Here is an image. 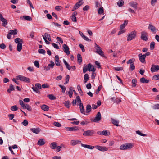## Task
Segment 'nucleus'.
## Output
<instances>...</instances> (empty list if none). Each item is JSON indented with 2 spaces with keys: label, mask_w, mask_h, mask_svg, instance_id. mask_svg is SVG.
<instances>
[{
  "label": "nucleus",
  "mask_w": 159,
  "mask_h": 159,
  "mask_svg": "<svg viewBox=\"0 0 159 159\" xmlns=\"http://www.w3.org/2000/svg\"><path fill=\"white\" fill-rule=\"evenodd\" d=\"M87 70L89 71L95 72L96 70V69L94 68V67L92 66L91 64L89 63L87 66H84V67L83 68V73H86Z\"/></svg>",
  "instance_id": "obj_1"
},
{
  "label": "nucleus",
  "mask_w": 159,
  "mask_h": 159,
  "mask_svg": "<svg viewBox=\"0 0 159 159\" xmlns=\"http://www.w3.org/2000/svg\"><path fill=\"white\" fill-rule=\"evenodd\" d=\"M16 79L17 80L27 83L30 82V80L29 78L21 75L17 76H16Z\"/></svg>",
  "instance_id": "obj_2"
},
{
  "label": "nucleus",
  "mask_w": 159,
  "mask_h": 159,
  "mask_svg": "<svg viewBox=\"0 0 159 159\" xmlns=\"http://www.w3.org/2000/svg\"><path fill=\"white\" fill-rule=\"evenodd\" d=\"M136 36V32L135 31L131 32L128 35L127 41H130L134 39Z\"/></svg>",
  "instance_id": "obj_3"
},
{
  "label": "nucleus",
  "mask_w": 159,
  "mask_h": 159,
  "mask_svg": "<svg viewBox=\"0 0 159 159\" xmlns=\"http://www.w3.org/2000/svg\"><path fill=\"white\" fill-rule=\"evenodd\" d=\"M35 87L33 85V87H32L33 91L37 93H39L40 92L38 91V90L41 89L42 88L41 84L39 83H36L35 84Z\"/></svg>",
  "instance_id": "obj_4"
},
{
  "label": "nucleus",
  "mask_w": 159,
  "mask_h": 159,
  "mask_svg": "<svg viewBox=\"0 0 159 159\" xmlns=\"http://www.w3.org/2000/svg\"><path fill=\"white\" fill-rule=\"evenodd\" d=\"M101 119V115L100 112H98L95 118L91 120V121L94 122H98Z\"/></svg>",
  "instance_id": "obj_5"
},
{
  "label": "nucleus",
  "mask_w": 159,
  "mask_h": 159,
  "mask_svg": "<svg viewBox=\"0 0 159 159\" xmlns=\"http://www.w3.org/2000/svg\"><path fill=\"white\" fill-rule=\"evenodd\" d=\"M141 39L145 41H147L148 39L147 33L145 31H142L141 33Z\"/></svg>",
  "instance_id": "obj_6"
},
{
  "label": "nucleus",
  "mask_w": 159,
  "mask_h": 159,
  "mask_svg": "<svg viewBox=\"0 0 159 159\" xmlns=\"http://www.w3.org/2000/svg\"><path fill=\"white\" fill-rule=\"evenodd\" d=\"M95 45L96 47L97 48L96 49V52L101 56L104 57L105 56L104 55V52L101 49L100 46L99 45H97L96 43H95Z\"/></svg>",
  "instance_id": "obj_7"
},
{
  "label": "nucleus",
  "mask_w": 159,
  "mask_h": 159,
  "mask_svg": "<svg viewBox=\"0 0 159 159\" xmlns=\"http://www.w3.org/2000/svg\"><path fill=\"white\" fill-rule=\"evenodd\" d=\"M95 132L93 130H88L85 131L83 134V135L84 136H91L94 134Z\"/></svg>",
  "instance_id": "obj_8"
},
{
  "label": "nucleus",
  "mask_w": 159,
  "mask_h": 159,
  "mask_svg": "<svg viewBox=\"0 0 159 159\" xmlns=\"http://www.w3.org/2000/svg\"><path fill=\"white\" fill-rule=\"evenodd\" d=\"M159 70V65H152L151 68V71L152 72H157Z\"/></svg>",
  "instance_id": "obj_9"
},
{
  "label": "nucleus",
  "mask_w": 159,
  "mask_h": 159,
  "mask_svg": "<svg viewBox=\"0 0 159 159\" xmlns=\"http://www.w3.org/2000/svg\"><path fill=\"white\" fill-rule=\"evenodd\" d=\"M65 129L67 131H76L79 130V128L77 126L72 127H66Z\"/></svg>",
  "instance_id": "obj_10"
},
{
  "label": "nucleus",
  "mask_w": 159,
  "mask_h": 159,
  "mask_svg": "<svg viewBox=\"0 0 159 159\" xmlns=\"http://www.w3.org/2000/svg\"><path fill=\"white\" fill-rule=\"evenodd\" d=\"M0 20L2 22V25L5 26L8 23L7 20L3 17L2 14L0 13Z\"/></svg>",
  "instance_id": "obj_11"
},
{
  "label": "nucleus",
  "mask_w": 159,
  "mask_h": 159,
  "mask_svg": "<svg viewBox=\"0 0 159 159\" xmlns=\"http://www.w3.org/2000/svg\"><path fill=\"white\" fill-rule=\"evenodd\" d=\"M97 149L102 151H105L108 150V148L104 146H101L99 145H96L94 147Z\"/></svg>",
  "instance_id": "obj_12"
},
{
  "label": "nucleus",
  "mask_w": 159,
  "mask_h": 159,
  "mask_svg": "<svg viewBox=\"0 0 159 159\" xmlns=\"http://www.w3.org/2000/svg\"><path fill=\"white\" fill-rule=\"evenodd\" d=\"M83 4V3L81 2V1L79 0V1L77 2L72 10V11L76 10L80 6H81Z\"/></svg>",
  "instance_id": "obj_13"
},
{
  "label": "nucleus",
  "mask_w": 159,
  "mask_h": 159,
  "mask_svg": "<svg viewBox=\"0 0 159 159\" xmlns=\"http://www.w3.org/2000/svg\"><path fill=\"white\" fill-rule=\"evenodd\" d=\"M63 50L64 52L67 55H68L70 54V52L69 51V48L67 45L66 44H64L63 45Z\"/></svg>",
  "instance_id": "obj_14"
},
{
  "label": "nucleus",
  "mask_w": 159,
  "mask_h": 159,
  "mask_svg": "<svg viewBox=\"0 0 159 159\" xmlns=\"http://www.w3.org/2000/svg\"><path fill=\"white\" fill-rule=\"evenodd\" d=\"M51 64L48 65L47 67H45L44 69L46 70V71H48L50 70V69H52L53 68V67L55 65L54 62L52 61H50Z\"/></svg>",
  "instance_id": "obj_15"
},
{
  "label": "nucleus",
  "mask_w": 159,
  "mask_h": 159,
  "mask_svg": "<svg viewBox=\"0 0 159 159\" xmlns=\"http://www.w3.org/2000/svg\"><path fill=\"white\" fill-rule=\"evenodd\" d=\"M138 56L139 57V59L140 61L143 63H145V55H142V54H139L138 55Z\"/></svg>",
  "instance_id": "obj_16"
},
{
  "label": "nucleus",
  "mask_w": 159,
  "mask_h": 159,
  "mask_svg": "<svg viewBox=\"0 0 159 159\" xmlns=\"http://www.w3.org/2000/svg\"><path fill=\"white\" fill-rule=\"evenodd\" d=\"M30 130L33 133L36 134H39L41 131V129L38 127L36 128H32L30 129Z\"/></svg>",
  "instance_id": "obj_17"
},
{
  "label": "nucleus",
  "mask_w": 159,
  "mask_h": 159,
  "mask_svg": "<svg viewBox=\"0 0 159 159\" xmlns=\"http://www.w3.org/2000/svg\"><path fill=\"white\" fill-rule=\"evenodd\" d=\"M148 28L153 33H155L156 32V29L155 27L152 25L151 24H150L149 25Z\"/></svg>",
  "instance_id": "obj_18"
},
{
  "label": "nucleus",
  "mask_w": 159,
  "mask_h": 159,
  "mask_svg": "<svg viewBox=\"0 0 159 159\" xmlns=\"http://www.w3.org/2000/svg\"><path fill=\"white\" fill-rule=\"evenodd\" d=\"M20 19L21 20H23V19H24L25 20L29 21H31L32 20L31 17L28 16H24L23 17H20Z\"/></svg>",
  "instance_id": "obj_19"
},
{
  "label": "nucleus",
  "mask_w": 159,
  "mask_h": 159,
  "mask_svg": "<svg viewBox=\"0 0 159 159\" xmlns=\"http://www.w3.org/2000/svg\"><path fill=\"white\" fill-rule=\"evenodd\" d=\"M59 58L58 55H56L55 57V62L56 65L57 66L60 65V62H59Z\"/></svg>",
  "instance_id": "obj_20"
},
{
  "label": "nucleus",
  "mask_w": 159,
  "mask_h": 159,
  "mask_svg": "<svg viewBox=\"0 0 159 159\" xmlns=\"http://www.w3.org/2000/svg\"><path fill=\"white\" fill-rule=\"evenodd\" d=\"M129 4L130 6H131V7L134 8L136 10L137 9L138 4L137 2H130Z\"/></svg>",
  "instance_id": "obj_21"
},
{
  "label": "nucleus",
  "mask_w": 159,
  "mask_h": 159,
  "mask_svg": "<svg viewBox=\"0 0 159 159\" xmlns=\"http://www.w3.org/2000/svg\"><path fill=\"white\" fill-rule=\"evenodd\" d=\"M81 146L84 148L91 149H92L94 148V146H91L89 145L84 144L83 143H81Z\"/></svg>",
  "instance_id": "obj_22"
},
{
  "label": "nucleus",
  "mask_w": 159,
  "mask_h": 159,
  "mask_svg": "<svg viewBox=\"0 0 159 159\" xmlns=\"http://www.w3.org/2000/svg\"><path fill=\"white\" fill-rule=\"evenodd\" d=\"M126 150L130 149L133 147V144L130 143H128L124 144Z\"/></svg>",
  "instance_id": "obj_23"
},
{
  "label": "nucleus",
  "mask_w": 159,
  "mask_h": 159,
  "mask_svg": "<svg viewBox=\"0 0 159 159\" xmlns=\"http://www.w3.org/2000/svg\"><path fill=\"white\" fill-rule=\"evenodd\" d=\"M45 143V142L43 139H41L39 140L37 143L40 146H42L44 145Z\"/></svg>",
  "instance_id": "obj_24"
},
{
  "label": "nucleus",
  "mask_w": 159,
  "mask_h": 159,
  "mask_svg": "<svg viewBox=\"0 0 159 159\" xmlns=\"http://www.w3.org/2000/svg\"><path fill=\"white\" fill-rule=\"evenodd\" d=\"M57 143L55 142L52 143L50 145V148L52 149H56L57 146Z\"/></svg>",
  "instance_id": "obj_25"
},
{
  "label": "nucleus",
  "mask_w": 159,
  "mask_h": 159,
  "mask_svg": "<svg viewBox=\"0 0 159 159\" xmlns=\"http://www.w3.org/2000/svg\"><path fill=\"white\" fill-rule=\"evenodd\" d=\"M44 37L46 39H48L49 41H52L50 35L48 33H45Z\"/></svg>",
  "instance_id": "obj_26"
},
{
  "label": "nucleus",
  "mask_w": 159,
  "mask_h": 159,
  "mask_svg": "<svg viewBox=\"0 0 159 159\" xmlns=\"http://www.w3.org/2000/svg\"><path fill=\"white\" fill-rule=\"evenodd\" d=\"M81 141L78 140H72L71 141V143L72 145H75L76 144L80 143Z\"/></svg>",
  "instance_id": "obj_27"
},
{
  "label": "nucleus",
  "mask_w": 159,
  "mask_h": 159,
  "mask_svg": "<svg viewBox=\"0 0 159 159\" xmlns=\"http://www.w3.org/2000/svg\"><path fill=\"white\" fill-rule=\"evenodd\" d=\"M149 81V80L146 79L144 77H143L140 79V82L142 83H148Z\"/></svg>",
  "instance_id": "obj_28"
},
{
  "label": "nucleus",
  "mask_w": 159,
  "mask_h": 159,
  "mask_svg": "<svg viewBox=\"0 0 159 159\" xmlns=\"http://www.w3.org/2000/svg\"><path fill=\"white\" fill-rule=\"evenodd\" d=\"M23 108L27 109L29 111H31L32 110V108L30 106H29L27 104H25L24 105Z\"/></svg>",
  "instance_id": "obj_29"
},
{
  "label": "nucleus",
  "mask_w": 159,
  "mask_h": 159,
  "mask_svg": "<svg viewBox=\"0 0 159 159\" xmlns=\"http://www.w3.org/2000/svg\"><path fill=\"white\" fill-rule=\"evenodd\" d=\"M77 61L79 64H80L82 61V57L80 54H78L77 55Z\"/></svg>",
  "instance_id": "obj_30"
},
{
  "label": "nucleus",
  "mask_w": 159,
  "mask_h": 159,
  "mask_svg": "<svg viewBox=\"0 0 159 159\" xmlns=\"http://www.w3.org/2000/svg\"><path fill=\"white\" fill-rule=\"evenodd\" d=\"M41 109L43 110L44 111H47L48 110L49 108V107L46 105H43L41 106Z\"/></svg>",
  "instance_id": "obj_31"
},
{
  "label": "nucleus",
  "mask_w": 159,
  "mask_h": 159,
  "mask_svg": "<svg viewBox=\"0 0 159 159\" xmlns=\"http://www.w3.org/2000/svg\"><path fill=\"white\" fill-rule=\"evenodd\" d=\"M11 35H16L17 34V30L16 29H15L14 30H10L9 32Z\"/></svg>",
  "instance_id": "obj_32"
},
{
  "label": "nucleus",
  "mask_w": 159,
  "mask_h": 159,
  "mask_svg": "<svg viewBox=\"0 0 159 159\" xmlns=\"http://www.w3.org/2000/svg\"><path fill=\"white\" fill-rule=\"evenodd\" d=\"M23 43H18L17 44V50L19 52H20L22 49V44Z\"/></svg>",
  "instance_id": "obj_33"
},
{
  "label": "nucleus",
  "mask_w": 159,
  "mask_h": 159,
  "mask_svg": "<svg viewBox=\"0 0 159 159\" xmlns=\"http://www.w3.org/2000/svg\"><path fill=\"white\" fill-rule=\"evenodd\" d=\"M112 123L116 126H118L119 125V121H117L113 118L111 119Z\"/></svg>",
  "instance_id": "obj_34"
},
{
  "label": "nucleus",
  "mask_w": 159,
  "mask_h": 159,
  "mask_svg": "<svg viewBox=\"0 0 159 159\" xmlns=\"http://www.w3.org/2000/svg\"><path fill=\"white\" fill-rule=\"evenodd\" d=\"M14 88L13 85L12 84H10L9 86V88L7 89V92L8 93H11V91H14Z\"/></svg>",
  "instance_id": "obj_35"
},
{
  "label": "nucleus",
  "mask_w": 159,
  "mask_h": 159,
  "mask_svg": "<svg viewBox=\"0 0 159 159\" xmlns=\"http://www.w3.org/2000/svg\"><path fill=\"white\" fill-rule=\"evenodd\" d=\"M84 83H86L89 79V77L88 74H85L84 76Z\"/></svg>",
  "instance_id": "obj_36"
},
{
  "label": "nucleus",
  "mask_w": 159,
  "mask_h": 159,
  "mask_svg": "<svg viewBox=\"0 0 159 159\" xmlns=\"http://www.w3.org/2000/svg\"><path fill=\"white\" fill-rule=\"evenodd\" d=\"M64 104L65 106L67 108H69L70 107L71 105L70 101L68 100L65 101Z\"/></svg>",
  "instance_id": "obj_37"
},
{
  "label": "nucleus",
  "mask_w": 159,
  "mask_h": 159,
  "mask_svg": "<svg viewBox=\"0 0 159 159\" xmlns=\"http://www.w3.org/2000/svg\"><path fill=\"white\" fill-rule=\"evenodd\" d=\"M80 112L82 114H84L85 110L82 104H81L80 105Z\"/></svg>",
  "instance_id": "obj_38"
},
{
  "label": "nucleus",
  "mask_w": 159,
  "mask_h": 159,
  "mask_svg": "<svg viewBox=\"0 0 159 159\" xmlns=\"http://www.w3.org/2000/svg\"><path fill=\"white\" fill-rule=\"evenodd\" d=\"M63 62H64L65 65H66V68L69 70L70 69L71 66L67 63V62L64 59H63Z\"/></svg>",
  "instance_id": "obj_39"
},
{
  "label": "nucleus",
  "mask_w": 159,
  "mask_h": 159,
  "mask_svg": "<svg viewBox=\"0 0 159 159\" xmlns=\"http://www.w3.org/2000/svg\"><path fill=\"white\" fill-rule=\"evenodd\" d=\"M15 42L16 43L18 44V43H23V41L20 38H17L15 39Z\"/></svg>",
  "instance_id": "obj_40"
},
{
  "label": "nucleus",
  "mask_w": 159,
  "mask_h": 159,
  "mask_svg": "<svg viewBox=\"0 0 159 159\" xmlns=\"http://www.w3.org/2000/svg\"><path fill=\"white\" fill-rule=\"evenodd\" d=\"M91 107L90 104H88L86 106V112L89 113L90 112L91 109Z\"/></svg>",
  "instance_id": "obj_41"
},
{
  "label": "nucleus",
  "mask_w": 159,
  "mask_h": 159,
  "mask_svg": "<svg viewBox=\"0 0 159 159\" xmlns=\"http://www.w3.org/2000/svg\"><path fill=\"white\" fill-rule=\"evenodd\" d=\"M124 2L123 0H119L117 3V5L119 7H121L123 6L124 4Z\"/></svg>",
  "instance_id": "obj_42"
},
{
  "label": "nucleus",
  "mask_w": 159,
  "mask_h": 159,
  "mask_svg": "<svg viewBox=\"0 0 159 159\" xmlns=\"http://www.w3.org/2000/svg\"><path fill=\"white\" fill-rule=\"evenodd\" d=\"M128 23V21L126 20H125L123 24H121L120 27L121 30L124 28L125 26V25H127Z\"/></svg>",
  "instance_id": "obj_43"
},
{
  "label": "nucleus",
  "mask_w": 159,
  "mask_h": 159,
  "mask_svg": "<svg viewBox=\"0 0 159 159\" xmlns=\"http://www.w3.org/2000/svg\"><path fill=\"white\" fill-rule=\"evenodd\" d=\"M137 80L135 79H133L132 80V86L133 87H135L136 86Z\"/></svg>",
  "instance_id": "obj_44"
},
{
  "label": "nucleus",
  "mask_w": 159,
  "mask_h": 159,
  "mask_svg": "<svg viewBox=\"0 0 159 159\" xmlns=\"http://www.w3.org/2000/svg\"><path fill=\"white\" fill-rule=\"evenodd\" d=\"M155 43L154 42H152L150 44V49L153 50L155 48Z\"/></svg>",
  "instance_id": "obj_45"
},
{
  "label": "nucleus",
  "mask_w": 159,
  "mask_h": 159,
  "mask_svg": "<svg viewBox=\"0 0 159 159\" xmlns=\"http://www.w3.org/2000/svg\"><path fill=\"white\" fill-rule=\"evenodd\" d=\"M11 109L13 111H16L18 110V107L17 106L14 105L11 107Z\"/></svg>",
  "instance_id": "obj_46"
},
{
  "label": "nucleus",
  "mask_w": 159,
  "mask_h": 159,
  "mask_svg": "<svg viewBox=\"0 0 159 159\" xmlns=\"http://www.w3.org/2000/svg\"><path fill=\"white\" fill-rule=\"evenodd\" d=\"M48 97L51 100H55L56 99V97L52 94L48 95Z\"/></svg>",
  "instance_id": "obj_47"
},
{
  "label": "nucleus",
  "mask_w": 159,
  "mask_h": 159,
  "mask_svg": "<svg viewBox=\"0 0 159 159\" xmlns=\"http://www.w3.org/2000/svg\"><path fill=\"white\" fill-rule=\"evenodd\" d=\"M77 88L78 89V91L79 92V93L80 94L81 96H83V92L82 90V89L80 86L79 85H78L77 86Z\"/></svg>",
  "instance_id": "obj_48"
},
{
  "label": "nucleus",
  "mask_w": 159,
  "mask_h": 159,
  "mask_svg": "<svg viewBox=\"0 0 159 159\" xmlns=\"http://www.w3.org/2000/svg\"><path fill=\"white\" fill-rule=\"evenodd\" d=\"M53 125L55 126L58 127H61V124L60 123L56 122H54L53 123Z\"/></svg>",
  "instance_id": "obj_49"
},
{
  "label": "nucleus",
  "mask_w": 159,
  "mask_h": 159,
  "mask_svg": "<svg viewBox=\"0 0 159 159\" xmlns=\"http://www.w3.org/2000/svg\"><path fill=\"white\" fill-rule=\"evenodd\" d=\"M71 88L72 87H70V90L68 92L69 96L70 98H71L72 97L73 94V91Z\"/></svg>",
  "instance_id": "obj_50"
},
{
  "label": "nucleus",
  "mask_w": 159,
  "mask_h": 159,
  "mask_svg": "<svg viewBox=\"0 0 159 159\" xmlns=\"http://www.w3.org/2000/svg\"><path fill=\"white\" fill-rule=\"evenodd\" d=\"M38 52L40 54L44 55L45 54L46 52L44 49H39L38 50Z\"/></svg>",
  "instance_id": "obj_51"
},
{
  "label": "nucleus",
  "mask_w": 159,
  "mask_h": 159,
  "mask_svg": "<svg viewBox=\"0 0 159 159\" xmlns=\"http://www.w3.org/2000/svg\"><path fill=\"white\" fill-rule=\"evenodd\" d=\"M152 107L153 109L154 110L159 109V104H156L152 106Z\"/></svg>",
  "instance_id": "obj_52"
},
{
  "label": "nucleus",
  "mask_w": 159,
  "mask_h": 159,
  "mask_svg": "<svg viewBox=\"0 0 159 159\" xmlns=\"http://www.w3.org/2000/svg\"><path fill=\"white\" fill-rule=\"evenodd\" d=\"M134 61H135V59L134 58H132L127 61V64H134L133 62Z\"/></svg>",
  "instance_id": "obj_53"
},
{
  "label": "nucleus",
  "mask_w": 159,
  "mask_h": 159,
  "mask_svg": "<svg viewBox=\"0 0 159 159\" xmlns=\"http://www.w3.org/2000/svg\"><path fill=\"white\" fill-rule=\"evenodd\" d=\"M102 135H105V136H107L109 135L110 134V132L108 133L107 130H104L102 131Z\"/></svg>",
  "instance_id": "obj_54"
},
{
  "label": "nucleus",
  "mask_w": 159,
  "mask_h": 159,
  "mask_svg": "<svg viewBox=\"0 0 159 159\" xmlns=\"http://www.w3.org/2000/svg\"><path fill=\"white\" fill-rule=\"evenodd\" d=\"M152 79L155 80L159 79V75H154L152 77Z\"/></svg>",
  "instance_id": "obj_55"
},
{
  "label": "nucleus",
  "mask_w": 159,
  "mask_h": 159,
  "mask_svg": "<svg viewBox=\"0 0 159 159\" xmlns=\"http://www.w3.org/2000/svg\"><path fill=\"white\" fill-rule=\"evenodd\" d=\"M136 133L138 134L139 135L141 136H145L146 135L145 134L141 133L140 131L139 130L137 131H136Z\"/></svg>",
  "instance_id": "obj_56"
},
{
  "label": "nucleus",
  "mask_w": 159,
  "mask_h": 159,
  "mask_svg": "<svg viewBox=\"0 0 159 159\" xmlns=\"http://www.w3.org/2000/svg\"><path fill=\"white\" fill-rule=\"evenodd\" d=\"M28 124V122L26 120H24L23 122H22V124L25 126H27Z\"/></svg>",
  "instance_id": "obj_57"
},
{
  "label": "nucleus",
  "mask_w": 159,
  "mask_h": 159,
  "mask_svg": "<svg viewBox=\"0 0 159 159\" xmlns=\"http://www.w3.org/2000/svg\"><path fill=\"white\" fill-rule=\"evenodd\" d=\"M103 11V7H100V8L98 11V13L99 14H102Z\"/></svg>",
  "instance_id": "obj_58"
},
{
  "label": "nucleus",
  "mask_w": 159,
  "mask_h": 159,
  "mask_svg": "<svg viewBox=\"0 0 159 159\" xmlns=\"http://www.w3.org/2000/svg\"><path fill=\"white\" fill-rule=\"evenodd\" d=\"M63 146V145L61 144V146H57L56 148L57 149V152H59L61 149L62 147Z\"/></svg>",
  "instance_id": "obj_59"
},
{
  "label": "nucleus",
  "mask_w": 159,
  "mask_h": 159,
  "mask_svg": "<svg viewBox=\"0 0 159 159\" xmlns=\"http://www.w3.org/2000/svg\"><path fill=\"white\" fill-rule=\"evenodd\" d=\"M76 100L78 103H80V105L81 104H82L79 96H77Z\"/></svg>",
  "instance_id": "obj_60"
},
{
  "label": "nucleus",
  "mask_w": 159,
  "mask_h": 159,
  "mask_svg": "<svg viewBox=\"0 0 159 159\" xmlns=\"http://www.w3.org/2000/svg\"><path fill=\"white\" fill-rule=\"evenodd\" d=\"M102 88V86L101 85H99L98 88L96 89V93L97 94H98L99 92L101 90V89Z\"/></svg>",
  "instance_id": "obj_61"
},
{
  "label": "nucleus",
  "mask_w": 159,
  "mask_h": 159,
  "mask_svg": "<svg viewBox=\"0 0 159 159\" xmlns=\"http://www.w3.org/2000/svg\"><path fill=\"white\" fill-rule=\"evenodd\" d=\"M125 145V144H123L121 145L120 147V149L121 150H126Z\"/></svg>",
  "instance_id": "obj_62"
},
{
  "label": "nucleus",
  "mask_w": 159,
  "mask_h": 159,
  "mask_svg": "<svg viewBox=\"0 0 159 159\" xmlns=\"http://www.w3.org/2000/svg\"><path fill=\"white\" fill-rule=\"evenodd\" d=\"M34 65L37 68L39 67V61H34Z\"/></svg>",
  "instance_id": "obj_63"
},
{
  "label": "nucleus",
  "mask_w": 159,
  "mask_h": 159,
  "mask_svg": "<svg viewBox=\"0 0 159 159\" xmlns=\"http://www.w3.org/2000/svg\"><path fill=\"white\" fill-rule=\"evenodd\" d=\"M9 119L11 120H12L14 117V115L13 114H10L8 115Z\"/></svg>",
  "instance_id": "obj_64"
}]
</instances>
